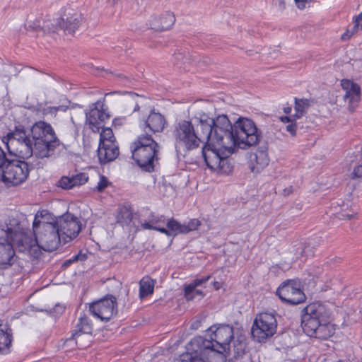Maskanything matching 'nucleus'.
Wrapping results in <instances>:
<instances>
[{"label":"nucleus","mask_w":362,"mask_h":362,"mask_svg":"<svg viewBox=\"0 0 362 362\" xmlns=\"http://www.w3.org/2000/svg\"><path fill=\"white\" fill-rule=\"evenodd\" d=\"M125 117H117L114 119L112 124L115 127H120L125 123Z\"/></svg>","instance_id":"obj_52"},{"label":"nucleus","mask_w":362,"mask_h":362,"mask_svg":"<svg viewBox=\"0 0 362 362\" xmlns=\"http://www.w3.org/2000/svg\"><path fill=\"white\" fill-rule=\"evenodd\" d=\"M132 156L139 168L145 172L152 173L158 164L160 146L146 132L139 135L136 140L131 144Z\"/></svg>","instance_id":"obj_5"},{"label":"nucleus","mask_w":362,"mask_h":362,"mask_svg":"<svg viewBox=\"0 0 362 362\" xmlns=\"http://www.w3.org/2000/svg\"><path fill=\"white\" fill-rule=\"evenodd\" d=\"M133 218V214L131 210L125 206L121 208L117 216V221L122 225H128Z\"/></svg>","instance_id":"obj_36"},{"label":"nucleus","mask_w":362,"mask_h":362,"mask_svg":"<svg viewBox=\"0 0 362 362\" xmlns=\"http://www.w3.org/2000/svg\"><path fill=\"white\" fill-rule=\"evenodd\" d=\"M201 225V221L197 218L191 219L187 224H183L182 231L184 234L188 233L190 231L197 230Z\"/></svg>","instance_id":"obj_40"},{"label":"nucleus","mask_w":362,"mask_h":362,"mask_svg":"<svg viewBox=\"0 0 362 362\" xmlns=\"http://www.w3.org/2000/svg\"><path fill=\"white\" fill-rule=\"evenodd\" d=\"M269 163L266 146L259 147L255 152L250 154L249 168L253 173H260Z\"/></svg>","instance_id":"obj_20"},{"label":"nucleus","mask_w":362,"mask_h":362,"mask_svg":"<svg viewBox=\"0 0 362 362\" xmlns=\"http://www.w3.org/2000/svg\"><path fill=\"white\" fill-rule=\"evenodd\" d=\"M356 216V214H339L338 215V218L339 219H351V218H355Z\"/></svg>","instance_id":"obj_54"},{"label":"nucleus","mask_w":362,"mask_h":362,"mask_svg":"<svg viewBox=\"0 0 362 362\" xmlns=\"http://www.w3.org/2000/svg\"><path fill=\"white\" fill-rule=\"evenodd\" d=\"M204 144V146L202 148V153L207 167L213 170H217L220 165V158L222 156L219 151L223 148L216 145L213 146L209 143Z\"/></svg>","instance_id":"obj_21"},{"label":"nucleus","mask_w":362,"mask_h":362,"mask_svg":"<svg viewBox=\"0 0 362 362\" xmlns=\"http://www.w3.org/2000/svg\"><path fill=\"white\" fill-rule=\"evenodd\" d=\"M0 170L1 180L4 183L18 185L24 182L30 170L29 164L21 160L8 159Z\"/></svg>","instance_id":"obj_8"},{"label":"nucleus","mask_w":362,"mask_h":362,"mask_svg":"<svg viewBox=\"0 0 362 362\" xmlns=\"http://www.w3.org/2000/svg\"><path fill=\"white\" fill-rule=\"evenodd\" d=\"M356 31H354V28L351 30H347L342 35L341 40H349Z\"/></svg>","instance_id":"obj_53"},{"label":"nucleus","mask_w":362,"mask_h":362,"mask_svg":"<svg viewBox=\"0 0 362 362\" xmlns=\"http://www.w3.org/2000/svg\"><path fill=\"white\" fill-rule=\"evenodd\" d=\"M93 332L92 324L90 320L86 315L81 316L79 318L78 322L76 325L71 337L68 339V341L75 340L76 346L81 347L82 345L79 344L80 338L83 334H91Z\"/></svg>","instance_id":"obj_24"},{"label":"nucleus","mask_w":362,"mask_h":362,"mask_svg":"<svg viewBox=\"0 0 362 362\" xmlns=\"http://www.w3.org/2000/svg\"><path fill=\"white\" fill-rule=\"evenodd\" d=\"M11 222H16L14 219H9V222L0 223V268L5 269L11 266L14 261L15 252L13 245L9 238L12 234Z\"/></svg>","instance_id":"obj_11"},{"label":"nucleus","mask_w":362,"mask_h":362,"mask_svg":"<svg viewBox=\"0 0 362 362\" xmlns=\"http://www.w3.org/2000/svg\"><path fill=\"white\" fill-rule=\"evenodd\" d=\"M151 223L154 226L158 227H164L165 225V221L164 216H157L151 215Z\"/></svg>","instance_id":"obj_45"},{"label":"nucleus","mask_w":362,"mask_h":362,"mask_svg":"<svg viewBox=\"0 0 362 362\" xmlns=\"http://www.w3.org/2000/svg\"><path fill=\"white\" fill-rule=\"evenodd\" d=\"M110 118L104 104L100 101L92 104L90 110L86 113V124L93 132H98L102 127L101 124Z\"/></svg>","instance_id":"obj_16"},{"label":"nucleus","mask_w":362,"mask_h":362,"mask_svg":"<svg viewBox=\"0 0 362 362\" xmlns=\"http://www.w3.org/2000/svg\"><path fill=\"white\" fill-rule=\"evenodd\" d=\"M337 362H344V361H341V360H339V361H337Z\"/></svg>","instance_id":"obj_62"},{"label":"nucleus","mask_w":362,"mask_h":362,"mask_svg":"<svg viewBox=\"0 0 362 362\" xmlns=\"http://www.w3.org/2000/svg\"><path fill=\"white\" fill-rule=\"evenodd\" d=\"M281 120L283 122H291L292 123L293 119H292L290 117L284 116L281 118Z\"/></svg>","instance_id":"obj_57"},{"label":"nucleus","mask_w":362,"mask_h":362,"mask_svg":"<svg viewBox=\"0 0 362 362\" xmlns=\"http://www.w3.org/2000/svg\"><path fill=\"white\" fill-rule=\"evenodd\" d=\"M112 93H108L107 94H106V95H110V94H112Z\"/></svg>","instance_id":"obj_63"},{"label":"nucleus","mask_w":362,"mask_h":362,"mask_svg":"<svg viewBox=\"0 0 362 362\" xmlns=\"http://www.w3.org/2000/svg\"><path fill=\"white\" fill-rule=\"evenodd\" d=\"M12 341V329L0 320V354L6 355L11 352Z\"/></svg>","instance_id":"obj_26"},{"label":"nucleus","mask_w":362,"mask_h":362,"mask_svg":"<svg viewBox=\"0 0 362 362\" xmlns=\"http://www.w3.org/2000/svg\"><path fill=\"white\" fill-rule=\"evenodd\" d=\"M245 349L246 343L245 340L238 338L234 341L233 347H230V351H227L226 353L233 355L235 359H238L245 354Z\"/></svg>","instance_id":"obj_32"},{"label":"nucleus","mask_w":362,"mask_h":362,"mask_svg":"<svg viewBox=\"0 0 362 362\" xmlns=\"http://www.w3.org/2000/svg\"><path fill=\"white\" fill-rule=\"evenodd\" d=\"M58 183L59 187L65 189H69L74 187V182H72V177L64 176L59 180Z\"/></svg>","instance_id":"obj_43"},{"label":"nucleus","mask_w":362,"mask_h":362,"mask_svg":"<svg viewBox=\"0 0 362 362\" xmlns=\"http://www.w3.org/2000/svg\"><path fill=\"white\" fill-rule=\"evenodd\" d=\"M287 132H288L293 136L296 134V124L291 123L288 124L286 127Z\"/></svg>","instance_id":"obj_51"},{"label":"nucleus","mask_w":362,"mask_h":362,"mask_svg":"<svg viewBox=\"0 0 362 362\" xmlns=\"http://www.w3.org/2000/svg\"><path fill=\"white\" fill-rule=\"evenodd\" d=\"M55 309L57 310V311L60 312V313H62L64 310V308H62V306H59V305H56Z\"/></svg>","instance_id":"obj_61"},{"label":"nucleus","mask_w":362,"mask_h":362,"mask_svg":"<svg viewBox=\"0 0 362 362\" xmlns=\"http://www.w3.org/2000/svg\"><path fill=\"white\" fill-rule=\"evenodd\" d=\"M166 120L159 112L152 111L148 117L144 120L141 127L146 132L156 133L161 132L165 128Z\"/></svg>","instance_id":"obj_22"},{"label":"nucleus","mask_w":362,"mask_h":362,"mask_svg":"<svg viewBox=\"0 0 362 362\" xmlns=\"http://www.w3.org/2000/svg\"><path fill=\"white\" fill-rule=\"evenodd\" d=\"M165 225L167 226L166 230H169L170 233L169 236L173 235L184 234V232L182 231L183 224H181L174 218L169 219Z\"/></svg>","instance_id":"obj_37"},{"label":"nucleus","mask_w":362,"mask_h":362,"mask_svg":"<svg viewBox=\"0 0 362 362\" xmlns=\"http://www.w3.org/2000/svg\"><path fill=\"white\" fill-rule=\"evenodd\" d=\"M89 310L94 317L107 322L117 313L116 298L110 296L93 302L90 305Z\"/></svg>","instance_id":"obj_15"},{"label":"nucleus","mask_w":362,"mask_h":362,"mask_svg":"<svg viewBox=\"0 0 362 362\" xmlns=\"http://www.w3.org/2000/svg\"><path fill=\"white\" fill-rule=\"evenodd\" d=\"M72 182H74V187L76 185H81L88 182V176L86 173H78L76 175H73Z\"/></svg>","instance_id":"obj_42"},{"label":"nucleus","mask_w":362,"mask_h":362,"mask_svg":"<svg viewBox=\"0 0 362 362\" xmlns=\"http://www.w3.org/2000/svg\"><path fill=\"white\" fill-rule=\"evenodd\" d=\"M58 23V18L57 20L53 21H44L42 23V32L43 33H55L57 32L59 28V25H57Z\"/></svg>","instance_id":"obj_39"},{"label":"nucleus","mask_w":362,"mask_h":362,"mask_svg":"<svg viewBox=\"0 0 362 362\" xmlns=\"http://www.w3.org/2000/svg\"><path fill=\"white\" fill-rule=\"evenodd\" d=\"M201 119H206L209 124L206 132V143L216 145L227 151L228 153H234V137L233 127L229 119L226 115H218L216 118L209 117L205 113L200 114Z\"/></svg>","instance_id":"obj_3"},{"label":"nucleus","mask_w":362,"mask_h":362,"mask_svg":"<svg viewBox=\"0 0 362 362\" xmlns=\"http://www.w3.org/2000/svg\"><path fill=\"white\" fill-rule=\"evenodd\" d=\"M154 281L146 276L144 277L139 282V298L144 299L153 293Z\"/></svg>","instance_id":"obj_30"},{"label":"nucleus","mask_w":362,"mask_h":362,"mask_svg":"<svg viewBox=\"0 0 362 362\" xmlns=\"http://www.w3.org/2000/svg\"><path fill=\"white\" fill-rule=\"evenodd\" d=\"M119 148L115 143L98 146V156L100 164H106L115 160L119 156Z\"/></svg>","instance_id":"obj_25"},{"label":"nucleus","mask_w":362,"mask_h":362,"mask_svg":"<svg viewBox=\"0 0 362 362\" xmlns=\"http://www.w3.org/2000/svg\"><path fill=\"white\" fill-rule=\"evenodd\" d=\"M83 18L80 13L71 9L66 10L62 18H58L59 28L63 30L65 34H73L79 28Z\"/></svg>","instance_id":"obj_17"},{"label":"nucleus","mask_w":362,"mask_h":362,"mask_svg":"<svg viewBox=\"0 0 362 362\" xmlns=\"http://www.w3.org/2000/svg\"><path fill=\"white\" fill-rule=\"evenodd\" d=\"M310 106V102L308 99L302 98L298 99L295 98V111L296 113L293 115V119H299L303 117L309 107Z\"/></svg>","instance_id":"obj_31"},{"label":"nucleus","mask_w":362,"mask_h":362,"mask_svg":"<svg viewBox=\"0 0 362 362\" xmlns=\"http://www.w3.org/2000/svg\"><path fill=\"white\" fill-rule=\"evenodd\" d=\"M30 132H28L23 125L16 126L13 131L9 132L6 139L8 150L10 151L11 145L17 146L22 143L31 141L30 139Z\"/></svg>","instance_id":"obj_23"},{"label":"nucleus","mask_w":362,"mask_h":362,"mask_svg":"<svg viewBox=\"0 0 362 362\" xmlns=\"http://www.w3.org/2000/svg\"><path fill=\"white\" fill-rule=\"evenodd\" d=\"M276 295L281 301L292 305L303 303L305 295L300 288V283L296 280H287L277 288Z\"/></svg>","instance_id":"obj_13"},{"label":"nucleus","mask_w":362,"mask_h":362,"mask_svg":"<svg viewBox=\"0 0 362 362\" xmlns=\"http://www.w3.org/2000/svg\"><path fill=\"white\" fill-rule=\"evenodd\" d=\"M234 151L236 146L242 148L256 145L262 138L255 123L246 117L239 118L233 124Z\"/></svg>","instance_id":"obj_7"},{"label":"nucleus","mask_w":362,"mask_h":362,"mask_svg":"<svg viewBox=\"0 0 362 362\" xmlns=\"http://www.w3.org/2000/svg\"><path fill=\"white\" fill-rule=\"evenodd\" d=\"M42 24L41 23L40 18H35L33 21H28L23 27V29H20V33L22 34H26L27 32H39L42 31Z\"/></svg>","instance_id":"obj_34"},{"label":"nucleus","mask_w":362,"mask_h":362,"mask_svg":"<svg viewBox=\"0 0 362 362\" xmlns=\"http://www.w3.org/2000/svg\"><path fill=\"white\" fill-rule=\"evenodd\" d=\"M115 143L112 130L110 128H103L100 135L99 146Z\"/></svg>","instance_id":"obj_38"},{"label":"nucleus","mask_w":362,"mask_h":362,"mask_svg":"<svg viewBox=\"0 0 362 362\" xmlns=\"http://www.w3.org/2000/svg\"><path fill=\"white\" fill-rule=\"evenodd\" d=\"M16 222H11L12 234L9 238L20 252L30 251L32 247L38 246L36 231H31L28 229H24L21 227L18 221L13 218Z\"/></svg>","instance_id":"obj_12"},{"label":"nucleus","mask_w":362,"mask_h":362,"mask_svg":"<svg viewBox=\"0 0 362 362\" xmlns=\"http://www.w3.org/2000/svg\"><path fill=\"white\" fill-rule=\"evenodd\" d=\"M291 107H284V112L286 113V114H290L291 112Z\"/></svg>","instance_id":"obj_59"},{"label":"nucleus","mask_w":362,"mask_h":362,"mask_svg":"<svg viewBox=\"0 0 362 362\" xmlns=\"http://www.w3.org/2000/svg\"><path fill=\"white\" fill-rule=\"evenodd\" d=\"M194 293H197V294H198V295L202 296V291H200V290H196V289H195V290L194 291V292L191 294V296L194 297Z\"/></svg>","instance_id":"obj_60"},{"label":"nucleus","mask_w":362,"mask_h":362,"mask_svg":"<svg viewBox=\"0 0 362 362\" xmlns=\"http://www.w3.org/2000/svg\"><path fill=\"white\" fill-rule=\"evenodd\" d=\"M141 228L147 230H154L160 232L161 233L165 234L169 236L170 233L169 230H166L165 227H158L153 226L151 221L150 220L148 222H145L141 223Z\"/></svg>","instance_id":"obj_41"},{"label":"nucleus","mask_w":362,"mask_h":362,"mask_svg":"<svg viewBox=\"0 0 362 362\" xmlns=\"http://www.w3.org/2000/svg\"><path fill=\"white\" fill-rule=\"evenodd\" d=\"M354 177L361 178L362 177V163L356 166L353 171Z\"/></svg>","instance_id":"obj_49"},{"label":"nucleus","mask_w":362,"mask_h":362,"mask_svg":"<svg viewBox=\"0 0 362 362\" xmlns=\"http://www.w3.org/2000/svg\"><path fill=\"white\" fill-rule=\"evenodd\" d=\"M311 0H295L296 4L298 8L303 9L305 7V4Z\"/></svg>","instance_id":"obj_55"},{"label":"nucleus","mask_w":362,"mask_h":362,"mask_svg":"<svg viewBox=\"0 0 362 362\" xmlns=\"http://www.w3.org/2000/svg\"><path fill=\"white\" fill-rule=\"evenodd\" d=\"M211 278L210 275H208L205 277L201 278V279H197L193 281L192 284L189 285H187L185 287V296L187 298V300H190L193 299V296H191V294L194 292L195 288L197 286H201L202 284L206 283Z\"/></svg>","instance_id":"obj_33"},{"label":"nucleus","mask_w":362,"mask_h":362,"mask_svg":"<svg viewBox=\"0 0 362 362\" xmlns=\"http://www.w3.org/2000/svg\"><path fill=\"white\" fill-rule=\"evenodd\" d=\"M42 211L37 212L35 216L33 223V228L34 231L37 233V239L38 247L47 252H52L58 248L62 241V237L60 235L57 227L53 222L40 221L38 218L43 217Z\"/></svg>","instance_id":"obj_6"},{"label":"nucleus","mask_w":362,"mask_h":362,"mask_svg":"<svg viewBox=\"0 0 362 362\" xmlns=\"http://www.w3.org/2000/svg\"><path fill=\"white\" fill-rule=\"evenodd\" d=\"M341 86L346 92L344 99L345 101H348L349 109L352 112L356 109L361 100V88L358 84L349 79L341 80Z\"/></svg>","instance_id":"obj_18"},{"label":"nucleus","mask_w":362,"mask_h":362,"mask_svg":"<svg viewBox=\"0 0 362 362\" xmlns=\"http://www.w3.org/2000/svg\"><path fill=\"white\" fill-rule=\"evenodd\" d=\"M16 153L23 159H27L33 155L35 156V147L33 140L27 143H22L14 146Z\"/></svg>","instance_id":"obj_27"},{"label":"nucleus","mask_w":362,"mask_h":362,"mask_svg":"<svg viewBox=\"0 0 362 362\" xmlns=\"http://www.w3.org/2000/svg\"><path fill=\"white\" fill-rule=\"evenodd\" d=\"M207 332L209 339L197 337L190 341L188 350L192 353H185L180 356V362H206V358L210 352H216L221 362H226L223 352L230 351V343L234 338L233 327L229 325H214Z\"/></svg>","instance_id":"obj_1"},{"label":"nucleus","mask_w":362,"mask_h":362,"mask_svg":"<svg viewBox=\"0 0 362 362\" xmlns=\"http://www.w3.org/2000/svg\"><path fill=\"white\" fill-rule=\"evenodd\" d=\"M74 263V262L80 259V260H84L86 259V255H82L81 254H78L74 255L72 258H70Z\"/></svg>","instance_id":"obj_56"},{"label":"nucleus","mask_w":362,"mask_h":362,"mask_svg":"<svg viewBox=\"0 0 362 362\" xmlns=\"http://www.w3.org/2000/svg\"><path fill=\"white\" fill-rule=\"evenodd\" d=\"M8 158H7L6 153L0 146V170L3 169V166L5 165Z\"/></svg>","instance_id":"obj_48"},{"label":"nucleus","mask_w":362,"mask_h":362,"mask_svg":"<svg viewBox=\"0 0 362 362\" xmlns=\"http://www.w3.org/2000/svg\"><path fill=\"white\" fill-rule=\"evenodd\" d=\"M277 321L276 316L270 313H262L256 315L252 326V337L262 342L272 337L276 332Z\"/></svg>","instance_id":"obj_9"},{"label":"nucleus","mask_w":362,"mask_h":362,"mask_svg":"<svg viewBox=\"0 0 362 362\" xmlns=\"http://www.w3.org/2000/svg\"><path fill=\"white\" fill-rule=\"evenodd\" d=\"M197 119L198 123L195 127L188 120H181L175 125L173 135L176 148L183 147L191 151L198 148L201 144L206 143L209 124L204 122L206 119H201L200 115Z\"/></svg>","instance_id":"obj_4"},{"label":"nucleus","mask_w":362,"mask_h":362,"mask_svg":"<svg viewBox=\"0 0 362 362\" xmlns=\"http://www.w3.org/2000/svg\"><path fill=\"white\" fill-rule=\"evenodd\" d=\"M129 95L131 96V98L133 99V100L135 101L136 103L135 107H134V112L138 111L140 109L138 101V99L140 98V97L137 94L133 93H130Z\"/></svg>","instance_id":"obj_50"},{"label":"nucleus","mask_w":362,"mask_h":362,"mask_svg":"<svg viewBox=\"0 0 362 362\" xmlns=\"http://www.w3.org/2000/svg\"><path fill=\"white\" fill-rule=\"evenodd\" d=\"M291 252L294 253L296 259L301 261H305L309 256L313 255L312 248L304 243H298L293 245Z\"/></svg>","instance_id":"obj_29"},{"label":"nucleus","mask_w":362,"mask_h":362,"mask_svg":"<svg viewBox=\"0 0 362 362\" xmlns=\"http://www.w3.org/2000/svg\"><path fill=\"white\" fill-rule=\"evenodd\" d=\"M54 223L60 232L64 244L76 238L81 230L78 218L70 213L59 216Z\"/></svg>","instance_id":"obj_14"},{"label":"nucleus","mask_w":362,"mask_h":362,"mask_svg":"<svg viewBox=\"0 0 362 362\" xmlns=\"http://www.w3.org/2000/svg\"><path fill=\"white\" fill-rule=\"evenodd\" d=\"M110 184V182H109L108 179L105 176L100 175V180L98 182V185H96L95 189L98 192H101L106 187H107Z\"/></svg>","instance_id":"obj_44"},{"label":"nucleus","mask_w":362,"mask_h":362,"mask_svg":"<svg viewBox=\"0 0 362 362\" xmlns=\"http://www.w3.org/2000/svg\"><path fill=\"white\" fill-rule=\"evenodd\" d=\"M160 25H156L155 23H152L153 29L163 31L170 29L175 22V17L171 12H166L163 14L160 18Z\"/></svg>","instance_id":"obj_28"},{"label":"nucleus","mask_w":362,"mask_h":362,"mask_svg":"<svg viewBox=\"0 0 362 362\" xmlns=\"http://www.w3.org/2000/svg\"><path fill=\"white\" fill-rule=\"evenodd\" d=\"M30 132L35 147V157L38 158H55L61 151L66 150L65 145L59 140L49 123L36 122Z\"/></svg>","instance_id":"obj_2"},{"label":"nucleus","mask_w":362,"mask_h":362,"mask_svg":"<svg viewBox=\"0 0 362 362\" xmlns=\"http://www.w3.org/2000/svg\"><path fill=\"white\" fill-rule=\"evenodd\" d=\"M231 153H228L227 151H225V155H222L220 158V165L217 168V170H214L220 173L229 174L233 170V165L230 160L228 159V156Z\"/></svg>","instance_id":"obj_35"},{"label":"nucleus","mask_w":362,"mask_h":362,"mask_svg":"<svg viewBox=\"0 0 362 362\" xmlns=\"http://www.w3.org/2000/svg\"><path fill=\"white\" fill-rule=\"evenodd\" d=\"M62 109V107L60 106H58V107H47L45 108H44L43 110V114L44 115H56V113L57 112V111H59V110Z\"/></svg>","instance_id":"obj_47"},{"label":"nucleus","mask_w":362,"mask_h":362,"mask_svg":"<svg viewBox=\"0 0 362 362\" xmlns=\"http://www.w3.org/2000/svg\"><path fill=\"white\" fill-rule=\"evenodd\" d=\"M332 311L327 305L314 302L305 306L301 311V327H313L317 322L331 320Z\"/></svg>","instance_id":"obj_10"},{"label":"nucleus","mask_w":362,"mask_h":362,"mask_svg":"<svg viewBox=\"0 0 362 362\" xmlns=\"http://www.w3.org/2000/svg\"><path fill=\"white\" fill-rule=\"evenodd\" d=\"M72 263H73V262H72L71 259H69L66 260V261L64 262L63 265H64V267H68V266L71 265Z\"/></svg>","instance_id":"obj_58"},{"label":"nucleus","mask_w":362,"mask_h":362,"mask_svg":"<svg viewBox=\"0 0 362 362\" xmlns=\"http://www.w3.org/2000/svg\"><path fill=\"white\" fill-rule=\"evenodd\" d=\"M313 327H306L303 328V332L311 337H315L320 339H327L334 334L335 329L333 325L330 324V320L325 322H317Z\"/></svg>","instance_id":"obj_19"},{"label":"nucleus","mask_w":362,"mask_h":362,"mask_svg":"<svg viewBox=\"0 0 362 362\" xmlns=\"http://www.w3.org/2000/svg\"><path fill=\"white\" fill-rule=\"evenodd\" d=\"M353 28L356 32L358 30H362V12L356 17Z\"/></svg>","instance_id":"obj_46"}]
</instances>
